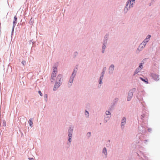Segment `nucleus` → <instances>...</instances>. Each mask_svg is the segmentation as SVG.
<instances>
[{
  "label": "nucleus",
  "mask_w": 160,
  "mask_h": 160,
  "mask_svg": "<svg viewBox=\"0 0 160 160\" xmlns=\"http://www.w3.org/2000/svg\"><path fill=\"white\" fill-rule=\"evenodd\" d=\"M62 78V76L61 75H58V77H57V79H58V81H59V82H57L54 85V87L53 88V90H56L57 89V88H58L59 86H60V84H61V83L60 82V79H61Z\"/></svg>",
  "instance_id": "nucleus-1"
},
{
  "label": "nucleus",
  "mask_w": 160,
  "mask_h": 160,
  "mask_svg": "<svg viewBox=\"0 0 160 160\" xmlns=\"http://www.w3.org/2000/svg\"><path fill=\"white\" fill-rule=\"evenodd\" d=\"M76 70H75L74 69L72 75L71 76L69 80V82L70 83H72V82L73 79H74V77L76 75Z\"/></svg>",
  "instance_id": "nucleus-2"
},
{
  "label": "nucleus",
  "mask_w": 160,
  "mask_h": 160,
  "mask_svg": "<svg viewBox=\"0 0 160 160\" xmlns=\"http://www.w3.org/2000/svg\"><path fill=\"white\" fill-rule=\"evenodd\" d=\"M57 72V68H53V71L51 75V78L52 80L54 79V78L56 77V73Z\"/></svg>",
  "instance_id": "nucleus-3"
},
{
  "label": "nucleus",
  "mask_w": 160,
  "mask_h": 160,
  "mask_svg": "<svg viewBox=\"0 0 160 160\" xmlns=\"http://www.w3.org/2000/svg\"><path fill=\"white\" fill-rule=\"evenodd\" d=\"M142 68V63H141L140 65L139 66V67L137 68L135 70L134 75L135 74H137L138 72H139L141 70Z\"/></svg>",
  "instance_id": "nucleus-4"
},
{
  "label": "nucleus",
  "mask_w": 160,
  "mask_h": 160,
  "mask_svg": "<svg viewBox=\"0 0 160 160\" xmlns=\"http://www.w3.org/2000/svg\"><path fill=\"white\" fill-rule=\"evenodd\" d=\"M152 78L156 81H158L159 79V76L156 74H153L152 75Z\"/></svg>",
  "instance_id": "nucleus-5"
},
{
  "label": "nucleus",
  "mask_w": 160,
  "mask_h": 160,
  "mask_svg": "<svg viewBox=\"0 0 160 160\" xmlns=\"http://www.w3.org/2000/svg\"><path fill=\"white\" fill-rule=\"evenodd\" d=\"M131 1L132 2H133L134 3V1L135 0H128V2H127V4L126 5V6H128V5H129V7H130L131 6V4L132 7V4L133 3L132 2H131Z\"/></svg>",
  "instance_id": "nucleus-6"
},
{
  "label": "nucleus",
  "mask_w": 160,
  "mask_h": 160,
  "mask_svg": "<svg viewBox=\"0 0 160 160\" xmlns=\"http://www.w3.org/2000/svg\"><path fill=\"white\" fill-rule=\"evenodd\" d=\"M146 45V43H145L142 42V43H141L140 45L139 46L138 48V49L141 50L142 48H144Z\"/></svg>",
  "instance_id": "nucleus-7"
},
{
  "label": "nucleus",
  "mask_w": 160,
  "mask_h": 160,
  "mask_svg": "<svg viewBox=\"0 0 160 160\" xmlns=\"http://www.w3.org/2000/svg\"><path fill=\"white\" fill-rule=\"evenodd\" d=\"M151 37V36L150 35H148L147 37V38H146V39L144 40L143 42V43L146 44V43L149 41Z\"/></svg>",
  "instance_id": "nucleus-8"
},
{
  "label": "nucleus",
  "mask_w": 160,
  "mask_h": 160,
  "mask_svg": "<svg viewBox=\"0 0 160 160\" xmlns=\"http://www.w3.org/2000/svg\"><path fill=\"white\" fill-rule=\"evenodd\" d=\"M126 118H123L122 120L121 123V126L122 127V126H124V125L126 123Z\"/></svg>",
  "instance_id": "nucleus-9"
},
{
  "label": "nucleus",
  "mask_w": 160,
  "mask_h": 160,
  "mask_svg": "<svg viewBox=\"0 0 160 160\" xmlns=\"http://www.w3.org/2000/svg\"><path fill=\"white\" fill-rule=\"evenodd\" d=\"M17 18L16 16H15L14 17V21L13 22V29L14 28V27L15 26L16 23H17Z\"/></svg>",
  "instance_id": "nucleus-10"
},
{
  "label": "nucleus",
  "mask_w": 160,
  "mask_h": 160,
  "mask_svg": "<svg viewBox=\"0 0 160 160\" xmlns=\"http://www.w3.org/2000/svg\"><path fill=\"white\" fill-rule=\"evenodd\" d=\"M133 94L132 92L129 93L128 96V97L127 99L128 101H130L132 97Z\"/></svg>",
  "instance_id": "nucleus-11"
},
{
  "label": "nucleus",
  "mask_w": 160,
  "mask_h": 160,
  "mask_svg": "<svg viewBox=\"0 0 160 160\" xmlns=\"http://www.w3.org/2000/svg\"><path fill=\"white\" fill-rule=\"evenodd\" d=\"M140 78L143 81L145 82L147 84L148 83V80L147 79H143L142 78L140 77Z\"/></svg>",
  "instance_id": "nucleus-12"
},
{
  "label": "nucleus",
  "mask_w": 160,
  "mask_h": 160,
  "mask_svg": "<svg viewBox=\"0 0 160 160\" xmlns=\"http://www.w3.org/2000/svg\"><path fill=\"white\" fill-rule=\"evenodd\" d=\"M114 69V66L113 65H111L109 68V71H112Z\"/></svg>",
  "instance_id": "nucleus-13"
},
{
  "label": "nucleus",
  "mask_w": 160,
  "mask_h": 160,
  "mask_svg": "<svg viewBox=\"0 0 160 160\" xmlns=\"http://www.w3.org/2000/svg\"><path fill=\"white\" fill-rule=\"evenodd\" d=\"M29 125L31 127H32V124H33V122H32V119H30L29 120Z\"/></svg>",
  "instance_id": "nucleus-14"
},
{
  "label": "nucleus",
  "mask_w": 160,
  "mask_h": 160,
  "mask_svg": "<svg viewBox=\"0 0 160 160\" xmlns=\"http://www.w3.org/2000/svg\"><path fill=\"white\" fill-rule=\"evenodd\" d=\"M103 153L105 155L107 154V150L106 148H104L103 150Z\"/></svg>",
  "instance_id": "nucleus-15"
},
{
  "label": "nucleus",
  "mask_w": 160,
  "mask_h": 160,
  "mask_svg": "<svg viewBox=\"0 0 160 160\" xmlns=\"http://www.w3.org/2000/svg\"><path fill=\"white\" fill-rule=\"evenodd\" d=\"M72 128H70L69 130V132H71V133H72Z\"/></svg>",
  "instance_id": "nucleus-16"
},
{
  "label": "nucleus",
  "mask_w": 160,
  "mask_h": 160,
  "mask_svg": "<svg viewBox=\"0 0 160 160\" xmlns=\"http://www.w3.org/2000/svg\"><path fill=\"white\" fill-rule=\"evenodd\" d=\"M105 45H103L102 47V52L103 53L104 52V50L105 49Z\"/></svg>",
  "instance_id": "nucleus-17"
},
{
  "label": "nucleus",
  "mask_w": 160,
  "mask_h": 160,
  "mask_svg": "<svg viewBox=\"0 0 160 160\" xmlns=\"http://www.w3.org/2000/svg\"><path fill=\"white\" fill-rule=\"evenodd\" d=\"M72 133H71V132H69L68 136L69 138H71L72 137Z\"/></svg>",
  "instance_id": "nucleus-18"
},
{
  "label": "nucleus",
  "mask_w": 160,
  "mask_h": 160,
  "mask_svg": "<svg viewBox=\"0 0 160 160\" xmlns=\"http://www.w3.org/2000/svg\"><path fill=\"white\" fill-rule=\"evenodd\" d=\"M22 63L23 65H25L26 63V62L25 61H22Z\"/></svg>",
  "instance_id": "nucleus-19"
},
{
  "label": "nucleus",
  "mask_w": 160,
  "mask_h": 160,
  "mask_svg": "<svg viewBox=\"0 0 160 160\" xmlns=\"http://www.w3.org/2000/svg\"><path fill=\"white\" fill-rule=\"evenodd\" d=\"M102 79H103V78H102L101 77H100V82H99V84H101V83L102 81Z\"/></svg>",
  "instance_id": "nucleus-20"
},
{
  "label": "nucleus",
  "mask_w": 160,
  "mask_h": 160,
  "mask_svg": "<svg viewBox=\"0 0 160 160\" xmlns=\"http://www.w3.org/2000/svg\"><path fill=\"white\" fill-rule=\"evenodd\" d=\"M38 93L41 96H42V94L40 91H38Z\"/></svg>",
  "instance_id": "nucleus-21"
},
{
  "label": "nucleus",
  "mask_w": 160,
  "mask_h": 160,
  "mask_svg": "<svg viewBox=\"0 0 160 160\" xmlns=\"http://www.w3.org/2000/svg\"><path fill=\"white\" fill-rule=\"evenodd\" d=\"M88 114H89V113H88V112L87 111H86L85 112V114L86 115H87V116H88Z\"/></svg>",
  "instance_id": "nucleus-22"
},
{
  "label": "nucleus",
  "mask_w": 160,
  "mask_h": 160,
  "mask_svg": "<svg viewBox=\"0 0 160 160\" xmlns=\"http://www.w3.org/2000/svg\"><path fill=\"white\" fill-rule=\"evenodd\" d=\"M106 113L107 115H109L110 114V112L109 111H107Z\"/></svg>",
  "instance_id": "nucleus-23"
},
{
  "label": "nucleus",
  "mask_w": 160,
  "mask_h": 160,
  "mask_svg": "<svg viewBox=\"0 0 160 160\" xmlns=\"http://www.w3.org/2000/svg\"><path fill=\"white\" fill-rule=\"evenodd\" d=\"M102 75L101 77L102 78H103V75L104 74V71H103V72H102Z\"/></svg>",
  "instance_id": "nucleus-24"
},
{
  "label": "nucleus",
  "mask_w": 160,
  "mask_h": 160,
  "mask_svg": "<svg viewBox=\"0 0 160 160\" xmlns=\"http://www.w3.org/2000/svg\"><path fill=\"white\" fill-rule=\"evenodd\" d=\"M91 135V133L88 132L87 134V136L89 137Z\"/></svg>",
  "instance_id": "nucleus-25"
},
{
  "label": "nucleus",
  "mask_w": 160,
  "mask_h": 160,
  "mask_svg": "<svg viewBox=\"0 0 160 160\" xmlns=\"http://www.w3.org/2000/svg\"><path fill=\"white\" fill-rule=\"evenodd\" d=\"M71 138L69 137V138L68 139V141H69L70 142H71Z\"/></svg>",
  "instance_id": "nucleus-26"
},
{
  "label": "nucleus",
  "mask_w": 160,
  "mask_h": 160,
  "mask_svg": "<svg viewBox=\"0 0 160 160\" xmlns=\"http://www.w3.org/2000/svg\"><path fill=\"white\" fill-rule=\"evenodd\" d=\"M45 97H46V98H47V94H45Z\"/></svg>",
  "instance_id": "nucleus-27"
},
{
  "label": "nucleus",
  "mask_w": 160,
  "mask_h": 160,
  "mask_svg": "<svg viewBox=\"0 0 160 160\" xmlns=\"http://www.w3.org/2000/svg\"><path fill=\"white\" fill-rule=\"evenodd\" d=\"M31 160H34V159H33V158H31Z\"/></svg>",
  "instance_id": "nucleus-28"
}]
</instances>
